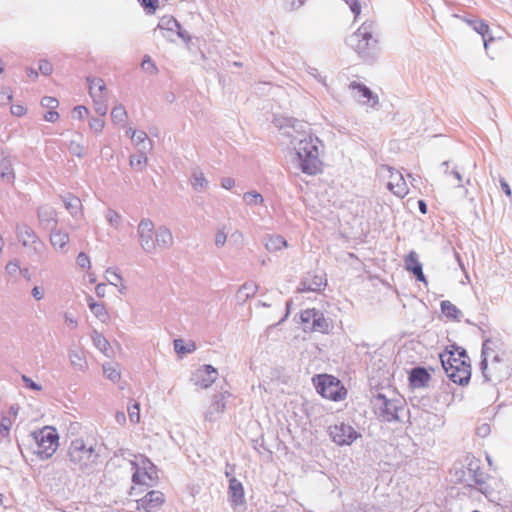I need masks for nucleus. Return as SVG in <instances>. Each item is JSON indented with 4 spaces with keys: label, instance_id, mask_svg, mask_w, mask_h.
I'll use <instances>...</instances> for the list:
<instances>
[{
    "label": "nucleus",
    "instance_id": "obj_56",
    "mask_svg": "<svg viewBox=\"0 0 512 512\" xmlns=\"http://www.w3.org/2000/svg\"><path fill=\"white\" fill-rule=\"evenodd\" d=\"M226 241V235L224 232H220L216 235V244L217 245H224Z\"/></svg>",
    "mask_w": 512,
    "mask_h": 512
},
{
    "label": "nucleus",
    "instance_id": "obj_52",
    "mask_svg": "<svg viewBox=\"0 0 512 512\" xmlns=\"http://www.w3.org/2000/svg\"><path fill=\"white\" fill-rule=\"evenodd\" d=\"M142 68L145 70H150L151 72L156 70L155 65L153 64V62L151 61V59L149 57L145 58L142 61Z\"/></svg>",
    "mask_w": 512,
    "mask_h": 512
},
{
    "label": "nucleus",
    "instance_id": "obj_5",
    "mask_svg": "<svg viewBox=\"0 0 512 512\" xmlns=\"http://www.w3.org/2000/svg\"><path fill=\"white\" fill-rule=\"evenodd\" d=\"M133 468L132 483L129 495H139L157 479V470L154 464L144 455L137 454L130 460Z\"/></svg>",
    "mask_w": 512,
    "mask_h": 512
},
{
    "label": "nucleus",
    "instance_id": "obj_7",
    "mask_svg": "<svg viewBox=\"0 0 512 512\" xmlns=\"http://www.w3.org/2000/svg\"><path fill=\"white\" fill-rule=\"evenodd\" d=\"M316 391L325 399L339 402L346 399L348 391L342 382L333 375L319 374L312 378Z\"/></svg>",
    "mask_w": 512,
    "mask_h": 512
},
{
    "label": "nucleus",
    "instance_id": "obj_37",
    "mask_svg": "<svg viewBox=\"0 0 512 512\" xmlns=\"http://www.w3.org/2000/svg\"><path fill=\"white\" fill-rule=\"evenodd\" d=\"M441 309H442L443 313L446 314L447 316H450V317H453V318L457 317L458 310L449 301H443L441 303Z\"/></svg>",
    "mask_w": 512,
    "mask_h": 512
},
{
    "label": "nucleus",
    "instance_id": "obj_31",
    "mask_svg": "<svg viewBox=\"0 0 512 512\" xmlns=\"http://www.w3.org/2000/svg\"><path fill=\"white\" fill-rule=\"evenodd\" d=\"M11 426V419L9 417L3 416L0 422V443L8 440Z\"/></svg>",
    "mask_w": 512,
    "mask_h": 512
},
{
    "label": "nucleus",
    "instance_id": "obj_21",
    "mask_svg": "<svg viewBox=\"0 0 512 512\" xmlns=\"http://www.w3.org/2000/svg\"><path fill=\"white\" fill-rule=\"evenodd\" d=\"M89 90L90 95L94 98V101L100 100L103 101L105 98L106 86L102 79H92L89 80Z\"/></svg>",
    "mask_w": 512,
    "mask_h": 512
},
{
    "label": "nucleus",
    "instance_id": "obj_27",
    "mask_svg": "<svg viewBox=\"0 0 512 512\" xmlns=\"http://www.w3.org/2000/svg\"><path fill=\"white\" fill-rule=\"evenodd\" d=\"M111 118L115 124L125 125L128 119L126 109L122 105L115 106L111 111Z\"/></svg>",
    "mask_w": 512,
    "mask_h": 512
},
{
    "label": "nucleus",
    "instance_id": "obj_36",
    "mask_svg": "<svg viewBox=\"0 0 512 512\" xmlns=\"http://www.w3.org/2000/svg\"><path fill=\"white\" fill-rule=\"evenodd\" d=\"M128 415L130 422L134 424L140 422V405L137 402L128 408Z\"/></svg>",
    "mask_w": 512,
    "mask_h": 512
},
{
    "label": "nucleus",
    "instance_id": "obj_9",
    "mask_svg": "<svg viewBox=\"0 0 512 512\" xmlns=\"http://www.w3.org/2000/svg\"><path fill=\"white\" fill-rule=\"evenodd\" d=\"M300 318L305 324V330L328 333L330 324L324 314L315 308L305 309L301 312Z\"/></svg>",
    "mask_w": 512,
    "mask_h": 512
},
{
    "label": "nucleus",
    "instance_id": "obj_60",
    "mask_svg": "<svg viewBox=\"0 0 512 512\" xmlns=\"http://www.w3.org/2000/svg\"><path fill=\"white\" fill-rule=\"evenodd\" d=\"M32 295L34 296V298H36L37 300H40L42 299L43 295L40 291V289L38 287H34L33 290H32Z\"/></svg>",
    "mask_w": 512,
    "mask_h": 512
},
{
    "label": "nucleus",
    "instance_id": "obj_38",
    "mask_svg": "<svg viewBox=\"0 0 512 512\" xmlns=\"http://www.w3.org/2000/svg\"><path fill=\"white\" fill-rule=\"evenodd\" d=\"M66 209L72 211L81 207V200L76 196H69L64 200Z\"/></svg>",
    "mask_w": 512,
    "mask_h": 512
},
{
    "label": "nucleus",
    "instance_id": "obj_51",
    "mask_svg": "<svg viewBox=\"0 0 512 512\" xmlns=\"http://www.w3.org/2000/svg\"><path fill=\"white\" fill-rule=\"evenodd\" d=\"M51 454H46L45 450H33L30 460L33 461L35 458L44 459L50 457Z\"/></svg>",
    "mask_w": 512,
    "mask_h": 512
},
{
    "label": "nucleus",
    "instance_id": "obj_61",
    "mask_svg": "<svg viewBox=\"0 0 512 512\" xmlns=\"http://www.w3.org/2000/svg\"><path fill=\"white\" fill-rule=\"evenodd\" d=\"M323 284H324L323 279H322V278H319V282H318V283H315V287L308 286V287H307V289H308V290H312V291L320 290V289H321V286H322Z\"/></svg>",
    "mask_w": 512,
    "mask_h": 512
},
{
    "label": "nucleus",
    "instance_id": "obj_63",
    "mask_svg": "<svg viewBox=\"0 0 512 512\" xmlns=\"http://www.w3.org/2000/svg\"><path fill=\"white\" fill-rule=\"evenodd\" d=\"M108 219L110 222L117 221L119 219V215L114 211H110L108 214Z\"/></svg>",
    "mask_w": 512,
    "mask_h": 512
},
{
    "label": "nucleus",
    "instance_id": "obj_17",
    "mask_svg": "<svg viewBox=\"0 0 512 512\" xmlns=\"http://www.w3.org/2000/svg\"><path fill=\"white\" fill-rule=\"evenodd\" d=\"M430 379V374L425 368L422 367L412 369L409 375V383L413 388H421L427 386Z\"/></svg>",
    "mask_w": 512,
    "mask_h": 512
},
{
    "label": "nucleus",
    "instance_id": "obj_54",
    "mask_svg": "<svg viewBox=\"0 0 512 512\" xmlns=\"http://www.w3.org/2000/svg\"><path fill=\"white\" fill-rule=\"evenodd\" d=\"M235 182L232 178H225L222 180V187L225 189H231L234 186Z\"/></svg>",
    "mask_w": 512,
    "mask_h": 512
},
{
    "label": "nucleus",
    "instance_id": "obj_59",
    "mask_svg": "<svg viewBox=\"0 0 512 512\" xmlns=\"http://www.w3.org/2000/svg\"><path fill=\"white\" fill-rule=\"evenodd\" d=\"M490 432V427L487 424L482 425L478 428V433L482 435H486Z\"/></svg>",
    "mask_w": 512,
    "mask_h": 512
},
{
    "label": "nucleus",
    "instance_id": "obj_11",
    "mask_svg": "<svg viewBox=\"0 0 512 512\" xmlns=\"http://www.w3.org/2000/svg\"><path fill=\"white\" fill-rule=\"evenodd\" d=\"M138 512H157L165 503V496L161 491L152 490L136 501Z\"/></svg>",
    "mask_w": 512,
    "mask_h": 512
},
{
    "label": "nucleus",
    "instance_id": "obj_49",
    "mask_svg": "<svg viewBox=\"0 0 512 512\" xmlns=\"http://www.w3.org/2000/svg\"><path fill=\"white\" fill-rule=\"evenodd\" d=\"M44 119L48 122H56L59 119V114L55 109H51L44 114Z\"/></svg>",
    "mask_w": 512,
    "mask_h": 512
},
{
    "label": "nucleus",
    "instance_id": "obj_14",
    "mask_svg": "<svg viewBox=\"0 0 512 512\" xmlns=\"http://www.w3.org/2000/svg\"><path fill=\"white\" fill-rule=\"evenodd\" d=\"M35 439L40 448H51L58 445L59 435L55 428L46 426L35 433Z\"/></svg>",
    "mask_w": 512,
    "mask_h": 512
},
{
    "label": "nucleus",
    "instance_id": "obj_15",
    "mask_svg": "<svg viewBox=\"0 0 512 512\" xmlns=\"http://www.w3.org/2000/svg\"><path fill=\"white\" fill-rule=\"evenodd\" d=\"M216 369L211 365H204L201 369L197 371L194 377L195 385L200 388H208L210 387L216 380Z\"/></svg>",
    "mask_w": 512,
    "mask_h": 512
},
{
    "label": "nucleus",
    "instance_id": "obj_18",
    "mask_svg": "<svg viewBox=\"0 0 512 512\" xmlns=\"http://www.w3.org/2000/svg\"><path fill=\"white\" fill-rule=\"evenodd\" d=\"M405 267L408 271L412 272L418 281L426 282V277L422 270V265L418 260L417 254L414 251H411L405 257Z\"/></svg>",
    "mask_w": 512,
    "mask_h": 512
},
{
    "label": "nucleus",
    "instance_id": "obj_25",
    "mask_svg": "<svg viewBox=\"0 0 512 512\" xmlns=\"http://www.w3.org/2000/svg\"><path fill=\"white\" fill-rule=\"evenodd\" d=\"M469 24L473 27V29L479 33L484 39V47L488 50L489 42L493 40V38L486 39V36L489 34V26L485 22L481 20L469 21Z\"/></svg>",
    "mask_w": 512,
    "mask_h": 512
},
{
    "label": "nucleus",
    "instance_id": "obj_28",
    "mask_svg": "<svg viewBox=\"0 0 512 512\" xmlns=\"http://www.w3.org/2000/svg\"><path fill=\"white\" fill-rule=\"evenodd\" d=\"M174 348L179 355H183L194 352L196 345L193 341H189L185 344L182 339H176L174 340Z\"/></svg>",
    "mask_w": 512,
    "mask_h": 512
},
{
    "label": "nucleus",
    "instance_id": "obj_57",
    "mask_svg": "<svg viewBox=\"0 0 512 512\" xmlns=\"http://www.w3.org/2000/svg\"><path fill=\"white\" fill-rule=\"evenodd\" d=\"M501 187L507 196H511V189L505 180H501Z\"/></svg>",
    "mask_w": 512,
    "mask_h": 512
},
{
    "label": "nucleus",
    "instance_id": "obj_47",
    "mask_svg": "<svg viewBox=\"0 0 512 512\" xmlns=\"http://www.w3.org/2000/svg\"><path fill=\"white\" fill-rule=\"evenodd\" d=\"M22 380L24 381L26 387H28L29 389L35 391H40L42 389V387L39 384L35 383L33 380H31L25 375L22 376Z\"/></svg>",
    "mask_w": 512,
    "mask_h": 512
},
{
    "label": "nucleus",
    "instance_id": "obj_29",
    "mask_svg": "<svg viewBox=\"0 0 512 512\" xmlns=\"http://www.w3.org/2000/svg\"><path fill=\"white\" fill-rule=\"evenodd\" d=\"M287 247L286 240L281 236H271L266 242V248L269 251L281 250Z\"/></svg>",
    "mask_w": 512,
    "mask_h": 512
},
{
    "label": "nucleus",
    "instance_id": "obj_13",
    "mask_svg": "<svg viewBox=\"0 0 512 512\" xmlns=\"http://www.w3.org/2000/svg\"><path fill=\"white\" fill-rule=\"evenodd\" d=\"M154 225L150 220H143L138 227L141 246L145 251L151 252L156 249V244L153 240Z\"/></svg>",
    "mask_w": 512,
    "mask_h": 512
},
{
    "label": "nucleus",
    "instance_id": "obj_1",
    "mask_svg": "<svg viewBox=\"0 0 512 512\" xmlns=\"http://www.w3.org/2000/svg\"><path fill=\"white\" fill-rule=\"evenodd\" d=\"M482 372L488 380H500L512 370V357L502 343L488 339L482 346Z\"/></svg>",
    "mask_w": 512,
    "mask_h": 512
},
{
    "label": "nucleus",
    "instance_id": "obj_50",
    "mask_svg": "<svg viewBox=\"0 0 512 512\" xmlns=\"http://www.w3.org/2000/svg\"><path fill=\"white\" fill-rule=\"evenodd\" d=\"M12 92L11 90H4L0 92V103L1 104H8L12 100Z\"/></svg>",
    "mask_w": 512,
    "mask_h": 512
},
{
    "label": "nucleus",
    "instance_id": "obj_23",
    "mask_svg": "<svg viewBox=\"0 0 512 512\" xmlns=\"http://www.w3.org/2000/svg\"><path fill=\"white\" fill-rule=\"evenodd\" d=\"M88 306L91 312L102 322L109 320V314L102 303H97L92 297L88 299Z\"/></svg>",
    "mask_w": 512,
    "mask_h": 512
},
{
    "label": "nucleus",
    "instance_id": "obj_2",
    "mask_svg": "<svg viewBox=\"0 0 512 512\" xmlns=\"http://www.w3.org/2000/svg\"><path fill=\"white\" fill-rule=\"evenodd\" d=\"M447 376L456 384H467L471 377V363L465 349L450 345L440 354Z\"/></svg>",
    "mask_w": 512,
    "mask_h": 512
},
{
    "label": "nucleus",
    "instance_id": "obj_43",
    "mask_svg": "<svg viewBox=\"0 0 512 512\" xmlns=\"http://www.w3.org/2000/svg\"><path fill=\"white\" fill-rule=\"evenodd\" d=\"M39 70L43 75H50L53 72V66L48 60H41L39 63Z\"/></svg>",
    "mask_w": 512,
    "mask_h": 512
},
{
    "label": "nucleus",
    "instance_id": "obj_32",
    "mask_svg": "<svg viewBox=\"0 0 512 512\" xmlns=\"http://www.w3.org/2000/svg\"><path fill=\"white\" fill-rule=\"evenodd\" d=\"M94 344L103 353H107L110 349V343L107 339L98 332H94L92 335Z\"/></svg>",
    "mask_w": 512,
    "mask_h": 512
},
{
    "label": "nucleus",
    "instance_id": "obj_58",
    "mask_svg": "<svg viewBox=\"0 0 512 512\" xmlns=\"http://www.w3.org/2000/svg\"><path fill=\"white\" fill-rule=\"evenodd\" d=\"M65 321L72 328H75L77 326V321L71 318L69 315H65Z\"/></svg>",
    "mask_w": 512,
    "mask_h": 512
},
{
    "label": "nucleus",
    "instance_id": "obj_46",
    "mask_svg": "<svg viewBox=\"0 0 512 512\" xmlns=\"http://www.w3.org/2000/svg\"><path fill=\"white\" fill-rule=\"evenodd\" d=\"M6 272L9 275H15L20 272V266L18 262L11 261L6 265Z\"/></svg>",
    "mask_w": 512,
    "mask_h": 512
},
{
    "label": "nucleus",
    "instance_id": "obj_64",
    "mask_svg": "<svg viewBox=\"0 0 512 512\" xmlns=\"http://www.w3.org/2000/svg\"><path fill=\"white\" fill-rule=\"evenodd\" d=\"M27 73H28L29 77L32 78V79H35L38 76L37 72L34 71L33 69H29L27 71Z\"/></svg>",
    "mask_w": 512,
    "mask_h": 512
},
{
    "label": "nucleus",
    "instance_id": "obj_53",
    "mask_svg": "<svg viewBox=\"0 0 512 512\" xmlns=\"http://www.w3.org/2000/svg\"><path fill=\"white\" fill-rule=\"evenodd\" d=\"M74 113H76L79 118H83L88 114V109L84 106H77L74 108Z\"/></svg>",
    "mask_w": 512,
    "mask_h": 512
},
{
    "label": "nucleus",
    "instance_id": "obj_16",
    "mask_svg": "<svg viewBox=\"0 0 512 512\" xmlns=\"http://www.w3.org/2000/svg\"><path fill=\"white\" fill-rule=\"evenodd\" d=\"M228 494L233 506H239L245 503L244 488L240 481L231 478L229 481Z\"/></svg>",
    "mask_w": 512,
    "mask_h": 512
},
{
    "label": "nucleus",
    "instance_id": "obj_3",
    "mask_svg": "<svg viewBox=\"0 0 512 512\" xmlns=\"http://www.w3.org/2000/svg\"><path fill=\"white\" fill-rule=\"evenodd\" d=\"M317 137L308 135L301 139L295 147V161L299 169L307 175H317L323 170V163L320 159L319 144Z\"/></svg>",
    "mask_w": 512,
    "mask_h": 512
},
{
    "label": "nucleus",
    "instance_id": "obj_12",
    "mask_svg": "<svg viewBox=\"0 0 512 512\" xmlns=\"http://www.w3.org/2000/svg\"><path fill=\"white\" fill-rule=\"evenodd\" d=\"M157 28L161 32L162 36L167 39H172V36L175 34L181 38L184 37L179 22L171 15L162 16Z\"/></svg>",
    "mask_w": 512,
    "mask_h": 512
},
{
    "label": "nucleus",
    "instance_id": "obj_10",
    "mask_svg": "<svg viewBox=\"0 0 512 512\" xmlns=\"http://www.w3.org/2000/svg\"><path fill=\"white\" fill-rule=\"evenodd\" d=\"M330 436L337 445H351L360 434L350 425L340 423L330 427Z\"/></svg>",
    "mask_w": 512,
    "mask_h": 512
},
{
    "label": "nucleus",
    "instance_id": "obj_44",
    "mask_svg": "<svg viewBox=\"0 0 512 512\" xmlns=\"http://www.w3.org/2000/svg\"><path fill=\"white\" fill-rule=\"evenodd\" d=\"M10 111L14 116L21 117L26 114L27 109L24 105L15 104L11 106Z\"/></svg>",
    "mask_w": 512,
    "mask_h": 512
},
{
    "label": "nucleus",
    "instance_id": "obj_35",
    "mask_svg": "<svg viewBox=\"0 0 512 512\" xmlns=\"http://www.w3.org/2000/svg\"><path fill=\"white\" fill-rule=\"evenodd\" d=\"M244 201L247 205H257L263 203V197L257 192H248L243 196Z\"/></svg>",
    "mask_w": 512,
    "mask_h": 512
},
{
    "label": "nucleus",
    "instance_id": "obj_20",
    "mask_svg": "<svg viewBox=\"0 0 512 512\" xmlns=\"http://www.w3.org/2000/svg\"><path fill=\"white\" fill-rule=\"evenodd\" d=\"M18 239L23 246H32L38 242V237L31 227L26 224L17 227Z\"/></svg>",
    "mask_w": 512,
    "mask_h": 512
},
{
    "label": "nucleus",
    "instance_id": "obj_34",
    "mask_svg": "<svg viewBox=\"0 0 512 512\" xmlns=\"http://www.w3.org/2000/svg\"><path fill=\"white\" fill-rule=\"evenodd\" d=\"M147 164V157L144 154L134 155L130 158V165L136 170H142Z\"/></svg>",
    "mask_w": 512,
    "mask_h": 512
},
{
    "label": "nucleus",
    "instance_id": "obj_4",
    "mask_svg": "<svg viewBox=\"0 0 512 512\" xmlns=\"http://www.w3.org/2000/svg\"><path fill=\"white\" fill-rule=\"evenodd\" d=\"M347 46L362 60L372 58L378 49L373 23L363 22L347 39Z\"/></svg>",
    "mask_w": 512,
    "mask_h": 512
},
{
    "label": "nucleus",
    "instance_id": "obj_26",
    "mask_svg": "<svg viewBox=\"0 0 512 512\" xmlns=\"http://www.w3.org/2000/svg\"><path fill=\"white\" fill-rule=\"evenodd\" d=\"M156 247L170 246L173 242V236L168 229L161 228L156 234V240L154 241Z\"/></svg>",
    "mask_w": 512,
    "mask_h": 512
},
{
    "label": "nucleus",
    "instance_id": "obj_39",
    "mask_svg": "<svg viewBox=\"0 0 512 512\" xmlns=\"http://www.w3.org/2000/svg\"><path fill=\"white\" fill-rule=\"evenodd\" d=\"M105 375L111 381H118L120 379V372L116 367L104 366L103 368Z\"/></svg>",
    "mask_w": 512,
    "mask_h": 512
},
{
    "label": "nucleus",
    "instance_id": "obj_19",
    "mask_svg": "<svg viewBox=\"0 0 512 512\" xmlns=\"http://www.w3.org/2000/svg\"><path fill=\"white\" fill-rule=\"evenodd\" d=\"M349 88L353 91H357L359 96L364 98V103L370 106H375L378 104L377 95L374 94L367 86L358 82H352L349 85Z\"/></svg>",
    "mask_w": 512,
    "mask_h": 512
},
{
    "label": "nucleus",
    "instance_id": "obj_40",
    "mask_svg": "<svg viewBox=\"0 0 512 512\" xmlns=\"http://www.w3.org/2000/svg\"><path fill=\"white\" fill-rule=\"evenodd\" d=\"M351 9L354 14V19H357L361 14V5L359 0H343Z\"/></svg>",
    "mask_w": 512,
    "mask_h": 512
},
{
    "label": "nucleus",
    "instance_id": "obj_48",
    "mask_svg": "<svg viewBox=\"0 0 512 512\" xmlns=\"http://www.w3.org/2000/svg\"><path fill=\"white\" fill-rule=\"evenodd\" d=\"M206 184L207 181L202 174L199 176H195L192 182V185L195 189L203 188Z\"/></svg>",
    "mask_w": 512,
    "mask_h": 512
},
{
    "label": "nucleus",
    "instance_id": "obj_62",
    "mask_svg": "<svg viewBox=\"0 0 512 512\" xmlns=\"http://www.w3.org/2000/svg\"><path fill=\"white\" fill-rule=\"evenodd\" d=\"M419 210L422 214L427 213V205L423 200L418 201Z\"/></svg>",
    "mask_w": 512,
    "mask_h": 512
},
{
    "label": "nucleus",
    "instance_id": "obj_55",
    "mask_svg": "<svg viewBox=\"0 0 512 512\" xmlns=\"http://www.w3.org/2000/svg\"><path fill=\"white\" fill-rule=\"evenodd\" d=\"M101 101L97 99V101H95L97 107H96V111L102 115V116H105L106 112H107V108L106 106L102 105V103H100Z\"/></svg>",
    "mask_w": 512,
    "mask_h": 512
},
{
    "label": "nucleus",
    "instance_id": "obj_45",
    "mask_svg": "<svg viewBox=\"0 0 512 512\" xmlns=\"http://www.w3.org/2000/svg\"><path fill=\"white\" fill-rule=\"evenodd\" d=\"M105 126L104 120L101 118L93 119L90 122V128L96 132H101Z\"/></svg>",
    "mask_w": 512,
    "mask_h": 512
},
{
    "label": "nucleus",
    "instance_id": "obj_42",
    "mask_svg": "<svg viewBox=\"0 0 512 512\" xmlns=\"http://www.w3.org/2000/svg\"><path fill=\"white\" fill-rule=\"evenodd\" d=\"M41 104L43 107L51 109H56L59 106V102L54 97L46 96L42 99Z\"/></svg>",
    "mask_w": 512,
    "mask_h": 512
},
{
    "label": "nucleus",
    "instance_id": "obj_6",
    "mask_svg": "<svg viewBox=\"0 0 512 512\" xmlns=\"http://www.w3.org/2000/svg\"><path fill=\"white\" fill-rule=\"evenodd\" d=\"M371 404L375 415L385 422L400 420V416L406 408V401L400 395L387 397L379 393L371 399Z\"/></svg>",
    "mask_w": 512,
    "mask_h": 512
},
{
    "label": "nucleus",
    "instance_id": "obj_30",
    "mask_svg": "<svg viewBox=\"0 0 512 512\" xmlns=\"http://www.w3.org/2000/svg\"><path fill=\"white\" fill-rule=\"evenodd\" d=\"M127 133L130 134V138L136 146H142L145 148V144L149 139L144 131L130 129Z\"/></svg>",
    "mask_w": 512,
    "mask_h": 512
},
{
    "label": "nucleus",
    "instance_id": "obj_8",
    "mask_svg": "<svg viewBox=\"0 0 512 512\" xmlns=\"http://www.w3.org/2000/svg\"><path fill=\"white\" fill-rule=\"evenodd\" d=\"M380 175L387 182V188L396 196L404 197L408 193L407 183L401 172L390 166H382Z\"/></svg>",
    "mask_w": 512,
    "mask_h": 512
},
{
    "label": "nucleus",
    "instance_id": "obj_22",
    "mask_svg": "<svg viewBox=\"0 0 512 512\" xmlns=\"http://www.w3.org/2000/svg\"><path fill=\"white\" fill-rule=\"evenodd\" d=\"M226 409V400L224 394L217 396L214 401L211 403L208 412L207 418L209 420H213L216 414H220L224 412Z\"/></svg>",
    "mask_w": 512,
    "mask_h": 512
},
{
    "label": "nucleus",
    "instance_id": "obj_24",
    "mask_svg": "<svg viewBox=\"0 0 512 512\" xmlns=\"http://www.w3.org/2000/svg\"><path fill=\"white\" fill-rule=\"evenodd\" d=\"M51 244L56 249H63L69 243V235L60 230H55L50 236Z\"/></svg>",
    "mask_w": 512,
    "mask_h": 512
},
{
    "label": "nucleus",
    "instance_id": "obj_41",
    "mask_svg": "<svg viewBox=\"0 0 512 512\" xmlns=\"http://www.w3.org/2000/svg\"><path fill=\"white\" fill-rule=\"evenodd\" d=\"M76 262L78 266L81 267L82 269H89L91 266V262L88 255H86L83 252L78 254Z\"/></svg>",
    "mask_w": 512,
    "mask_h": 512
},
{
    "label": "nucleus",
    "instance_id": "obj_33",
    "mask_svg": "<svg viewBox=\"0 0 512 512\" xmlns=\"http://www.w3.org/2000/svg\"><path fill=\"white\" fill-rule=\"evenodd\" d=\"M0 178L6 180L9 184H13L15 180V174L12 165L9 161L6 162L3 170L0 171Z\"/></svg>",
    "mask_w": 512,
    "mask_h": 512
}]
</instances>
